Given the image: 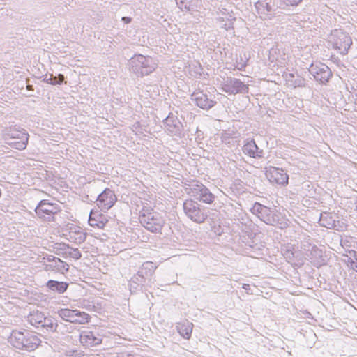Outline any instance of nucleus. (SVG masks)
Masks as SVG:
<instances>
[{
  "mask_svg": "<svg viewBox=\"0 0 357 357\" xmlns=\"http://www.w3.org/2000/svg\"><path fill=\"white\" fill-rule=\"evenodd\" d=\"M185 190L188 195L200 202L211 204L215 200V195L202 183L190 185Z\"/></svg>",
  "mask_w": 357,
  "mask_h": 357,
  "instance_id": "3",
  "label": "nucleus"
},
{
  "mask_svg": "<svg viewBox=\"0 0 357 357\" xmlns=\"http://www.w3.org/2000/svg\"><path fill=\"white\" fill-rule=\"evenodd\" d=\"M183 210L186 215L197 223H202L207 218V214L192 199H186L183 203Z\"/></svg>",
  "mask_w": 357,
  "mask_h": 357,
  "instance_id": "4",
  "label": "nucleus"
},
{
  "mask_svg": "<svg viewBox=\"0 0 357 357\" xmlns=\"http://www.w3.org/2000/svg\"><path fill=\"white\" fill-rule=\"evenodd\" d=\"M316 68L317 70L314 72L315 79L322 83L327 82L332 76L330 68L324 64H321L320 66H317Z\"/></svg>",
  "mask_w": 357,
  "mask_h": 357,
  "instance_id": "14",
  "label": "nucleus"
},
{
  "mask_svg": "<svg viewBox=\"0 0 357 357\" xmlns=\"http://www.w3.org/2000/svg\"><path fill=\"white\" fill-rule=\"evenodd\" d=\"M79 341L83 346L90 347L100 344L102 338L100 335L95 334L92 331H83L80 334Z\"/></svg>",
  "mask_w": 357,
  "mask_h": 357,
  "instance_id": "13",
  "label": "nucleus"
},
{
  "mask_svg": "<svg viewBox=\"0 0 357 357\" xmlns=\"http://www.w3.org/2000/svg\"><path fill=\"white\" fill-rule=\"evenodd\" d=\"M351 257L349 258L348 263L351 268L357 272V252L351 250L349 252Z\"/></svg>",
  "mask_w": 357,
  "mask_h": 357,
  "instance_id": "26",
  "label": "nucleus"
},
{
  "mask_svg": "<svg viewBox=\"0 0 357 357\" xmlns=\"http://www.w3.org/2000/svg\"><path fill=\"white\" fill-rule=\"evenodd\" d=\"M74 310L68 308L61 309L58 311V314L63 321L73 324Z\"/></svg>",
  "mask_w": 357,
  "mask_h": 357,
  "instance_id": "25",
  "label": "nucleus"
},
{
  "mask_svg": "<svg viewBox=\"0 0 357 357\" xmlns=\"http://www.w3.org/2000/svg\"><path fill=\"white\" fill-rule=\"evenodd\" d=\"M68 255L75 259H79L82 256L81 252L77 248H71L68 252Z\"/></svg>",
  "mask_w": 357,
  "mask_h": 357,
  "instance_id": "28",
  "label": "nucleus"
},
{
  "mask_svg": "<svg viewBox=\"0 0 357 357\" xmlns=\"http://www.w3.org/2000/svg\"><path fill=\"white\" fill-rule=\"evenodd\" d=\"M25 340H24V348L27 350H34L36 349L40 344V340L38 337L37 335L29 333H25Z\"/></svg>",
  "mask_w": 357,
  "mask_h": 357,
  "instance_id": "18",
  "label": "nucleus"
},
{
  "mask_svg": "<svg viewBox=\"0 0 357 357\" xmlns=\"http://www.w3.org/2000/svg\"><path fill=\"white\" fill-rule=\"evenodd\" d=\"M59 82L58 83H61V82H63V79H64V77H63V75H59Z\"/></svg>",
  "mask_w": 357,
  "mask_h": 357,
  "instance_id": "31",
  "label": "nucleus"
},
{
  "mask_svg": "<svg viewBox=\"0 0 357 357\" xmlns=\"http://www.w3.org/2000/svg\"><path fill=\"white\" fill-rule=\"evenodd\" d=\"M193 324L188 320L178 323L176 328L179 334L185 339L189 340L193 330Z\"/></svg>",
  "mask_w": 357,
  "mask_h": 357,
  "instance_id": "15",
  "label": "nucleus"
},
{
  "mask_svg": "<svg viewBox=\"0 0 357 357\" xmlns=\"http://www.w3.org/2000/svg\"><path fill=\"white\" fill-rule=\"evenodd\" d=\"M132 63L137 73L142 76L147 75L155 70L150 56L137 55L134 57Z\"/></svg>",
  "mask_w": 357,
  "mask_h": 357,
  "instance_id": "7",
  "label": "nucleus"
},
{
  "mask_svg": "<svg viewBox=\"0 0 357 357\" xmlns=\"http://www.w3.org/2000/svg\"><path fill=\"white\" fill-rule=\"evenodd\" d=\"M29 321L36 327L39 326H45L46 317L44 314L40 311H33L29 315Z\"/></svg>",
  "mask_w": 357,
  "mask_h": 357,
  "instance_id": "21",
  "label": "nucleus"
},
{
  "mask_svg": "<svg viewBox=\"0 0 357 357\" xmlns=\"http://www.w3.org/2000/svg\"><path fill=\"white\" fill-rule=\"evenodd\" d=\"M47 287L50 290L57 291L59 294H63L67 290L68 284L64 282H58L50 280L47 282Z\"/></svg>",
  "mask_w": 357,
  "mask_h": 357,
  "instance_id": "23",
  "label": "nucleus"
},
{
  "mask_svg": "<svg viewBox=\"0 0 357 357\" xmlns=\"http://www.w3.org/2000/svg\"><path fill=\"white\" fill-rule=\"evenodd\" d=\"M26 88H27V89H28V90H33V89H32V86H31V85H28V86H26Z\"/></svg>",
  "mask_w": 357,
  "mask_h": 357,
  "instance_id": "33",
  "label": "nucleus"
},
{
  "mask_svg": "<svg viewBox=\"0 0 357 357\" xmlns=\"http://www.w3.org/2000/svg\"><path fill=\"white\" fill-rule=\"evenodd\" d=\"M91 317L89 314L75 309L73 324L78 325H86L91 322Z\"/></svg>",
  "mask_w": 357,
  "mask_h": 357,
  "instance_id": "19",
  "label": "nucleus"
},
{
  "mask_svg": "<svg viewBox=\"0 0 357 357\" xmlns=\"http://www.w3.org/2000/svg\"><path fill=\"white\" fill-rule=\"evenodd\" d=\"M25 337L24 332L13 331L10 337V343L18 349H24Z\"/></svg>",
  "mask_w": 357,
  "mask_h": 357,
  "instance_id": "16",
  "label": "nucleus"
},
{
  "mask_svg": "<svg viewBox=\"0 0 357 357\" xmlns=\"http://www.w3.org/2000/svg\"><path fill=\"white\" fill-rule=\"evenodd\" d=\"M243 151L245 155L252 158H260L262 154V151L259 150V148L253 141L247 142L243 146Z\"/></svg>",
  "mask_w": 357,
  "mask_h": 357,
  "instance_id": "20",
  "label": "nucleus"
},
{
  "mask_svg": "<svg viewBox=\"0 0 357 357\" xmlns=\"http://www.w3.org/2000/svg\"><path fill=\"white\" fill-rule=\"evenodd\" d=\"M321 221L322 222V225L327 228L335 230H340L341 228V226L337 225V223L332 220V216L329 214L321 216Z\"/></svg>",
  "mask_w": 357,
  "mask_h": 357,
  "instance_id": "24",
  "label": "nucleus"
},
{
  "mask_svg": "<svg viewBox=\"0 0 357 357\" xmlns=\"http://www.w3.org/2000/svg\"><path fill=\"white\" fill-rule=\"evenodd\" d=\"M114 192L110 189H105L98 197L97 206L99 209L107 211L111 208L116 202Z\"/></svg>",
  "mask_w": 357,
  "mask_h": 357,
  "instance_id": "11",
  "label": "nucleus"
},
{
  "mask_svg": "<svg viewBox=\"0 0 357 357\" xmlns=\"http://www.w3.org/2000/svg\"><path fill=\"white\" fill-rule=\"evenodd\" d=\"M265 175L273 185L285 186L289 182V176L284 169L273 166L265 168Z\"/></svg>",
  "mask_w": 357,
  "mask_h": 357,
  "instance_id": "6",
  "label": "nucleus"
},
{
  "mask_svg": "<svg viewBox=\"0 0 357 357\" xmlns=\"http://www.w3.org/2000/svg\"><path fill=\"white\" fill-rule=\"evenodd\" d=\"M109 220L107 217L100 211L99 208H95L91 211L89 224L93 227L103 229Z\"/></svg>",
  "mask_w": 357,
  "mask_h": 357,
  "instance_id": "12",
  "label": "nucleus"
},
{
  "mask_svg": "<svg viewBox=\"0 0 357 357\" xmlns=\"http://www.w3.org/2000/svg\"><path fill=\"white\" fill-rule=\"evenodd\" d=\"M145 264L146 266H150L151 268H153V264L151 262H146Z\"/></svg>",
  "mask_w": 357,
  "mask_h": 357,
  "instance_id": "32",
  "label": "nucleus"
},
{
  "mask_svg": "<svg viewBox=\"0 0 357 357\" xmlns=\"http://www.w3.org/2000/svg\"><path fill=\"white\" fill-rule=\"evenodd\" d=\"M231 86H226L223 88V90L229 93H238L240 92L245 91L248 92V86L245 85L242 82L235 79L231 82Z\"/></svg>",
  "mask_w": 357,
  "mask_h": 357,
  "instance_id": "22",
  "label": "nucleus"
},
{
  "mask_svg": "<svg viewBox=\"0 0 357 357\" xmlns=\"http://www.w3.org/2000/svg\"><path fill=\"white\" fill-rule=\"evenodd\" d=\"M122 20L124 21L126 24H128L131 22V18L128 17H122Z\"/></svg>",
  "mask_w": 357,
  "mask_h": 357,
  "instance_id": "30",
  "label": "nucleus"
},
{
  "mask_svg": "<svg viewBox=\"0 0 357 357\" xmlns=\"http://www.w3.org/2000/svg\"><path fill=\"white\" fill-rule=\"evenodd\" d=\"M58 264L56 265L57 271L61 274H65L69 270V266L65 261H61L60 259H57Z\"/></svg>",
  "mask_w": 357,
  "mask_h": 357,
  "instance_id": "27",
  "label": "nucleus"
},
{
  "mask_svg": "<svg viewBox=\"0 0 357 357\" xmlns=\"http://www.w3.org/2000/svg\"><path fill=\"white\" fill-rule=\"evenodd\" d=\"M61 211L59 206L45 200L41 201L36 208V214L41 218H50Z\"/></svg>",
  "mask_w": 357,
  "mask_h": 357,
  "instance_id": "10",
  "label": "nucleus"
},
{
  "mask_svg": "<svg viewBox=\"0 0 357 357\" xmlns=\"http://www.w3.org/2000/svg\"><path fill=\"white\" fill-rule=\"evenodd\" d=\"M66 232L65 235L69 241L76 244L83 243L86 238V233L84 229L75 223H68L66 226Z\"/></svg>",
  "mask_w": 357,
  "mask_h": 357,
  "instance_id": "9",
  "label": "nucleus"
},
{
  "mask_svg": "<svg viewBox=\"0 0 357 357\" xmlns=\"http://www.w3.org/2000/svg\"><path fill=\"white\" fill-rule=\"evenodd\" d=\"M8 139H10L9 144L13 148L18 150H23L26 149L29 142V135L25 130L12 128L8 134Z\"/></svg>",
  "mask_w": 357,
  "mask_h": 357,
  "instance_id": "5",
  "label": "nucleus"
},
{
  "mask_svg": "<svg viewBox=\"0 0 357 357\" xmlns=\"http://www.w3.org/2000/svg\"><path fill=\"white\" fill-rule=\"evenodd\" d=\"M56 326L57 325L52 323V322H50L48 324H45V326L44 327H47L49 328L51 331H56Z\"/></svg>",
  "mask_w": 357,
  "mask_h": 357,
  "instance_id": "29",
  "label": "nucleus"
},
{
  "mask_svg": "<svg viewBox=\"0 0 357 357\" xmlns=\"http://www.w3.org/2000/svg\"><path fill=\"white\" fill-rule=\"evenodd\" d=\"M333 36L334 40L333 43V48L341 54H347L351 45L352 44L351 37L343 32H336Z\"/></svg>",
  "mask_w": 357,
  "mask_h": 357,
  "instance_id": "8",
  "label": "nucleus"
},
{
  "mask_svg": "<svg viewBox=\"0 0 357 357\" xmlns=\"http://www.w3.org/2000/svg\"><path fill=\"white\" fill-rule=\"evenodd\" d=\"M141 224L149 231L160 233L165 224V220L151 206H144L139 215Z\"/></svg>",
  "mask_w": 357,
  "mask_h": 357,
  "instance_id": "2",
  "label": "nucleus"
},
{
  "mask_svg": "<svg viewBox=\"0 0 357 357\" xmlns=\"http://www.w3.org/2000/svg\"><path fill=\"white\" fill-rule=\"evenodd\" d=\"M195 102L198 107L204 109H208L215 105V101L209 99L207 95L202 93L197 94Z\"/></svg>",
  "mask_w": 357,
  "mask_h": 357,
  "instance_id": "17",
  "label": "nucleus"
},
{
  "mask_svg": "<svg viewBox=\"0 0 357 357\" xmlns=\"http://www.w3.org/2000/svg\"><path fill=\"white\" fill-rule=\"evenodd\" d=\"M248 286V284H244L243 288L246 289Z\"/></svg>",
  "mask_w": 357,
  "mask_h": 357,
  "instance_id": "34",
  "label": "nucleus"
},
{
  "mask_svg": "<svg viewBox=\"0 0 357 357\" xmlns=\"http://www.w3.org/2000/svg\"><path fill=\"white\" fill-rule=\"evenodd\" d=\"M252 212L267 225H280V228L287 226V220H285L284 215L275 209H271L257 202L253 205Z\"/></svg>",
  "mask_w": 357,
  "mask_h": 357,
  "instance_id": "1",
  "label": "nucleus"
}]
</instances>
